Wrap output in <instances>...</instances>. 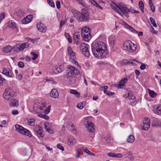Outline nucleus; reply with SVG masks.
Listing matches in <instances>:
<instances>
[{
  "label": "nucleus",
  "instance_id": "obj_56",
  "mask_svg": "<svg viewBox=\"0 0 161 161\" xmlns=\"http://www.w3.org/2000/svg\"><path fill=\"white\" fill-rule=\"evenodd\" d=\"M5 79L1 77V75H0V86L2 85L4 81H5Z\"/></svg>",
  "mask_w": 161,
  "mask_h": 161
},
{
  "label": "nucleus",
  "instance_id": "obj_21",
  "mask_svg": "<svg viewBox=\"0 0 161 161\" xmlns=\"http://www.w3.org/2000/svg\"><path fill=\"white\" fill-rule=\"evenodd\" d=\"M81 36L83 39L86 41H88L91 39V35L90 32L86 33H81Z\"/></svg>",
  "mask_w": 161,
  "mask_h": 161
},
{
  "label": "nucleus",
  "instance_id": "obj_23",
  "mask_svg": "<svg viewBox=\"0 0 161 161\" xmlns=\"http://www.w3.org/2000/svg\"><path fill=\"white\" fill-rule=\"evenodd\" d=\"M118 5H117L114 2H112L110 4V5L112 8L116 12L118 13L119 14H122L121 13V12L119 11V10L117 8V6Z\"/></svg>",
  "mask_w": 161,
  "mask_h": 161
},
{
  "label": "nucleus",
  "instance_id": "obj_39",
  "mask_svg": "<svg viewBox=\"0 0 161 161\" xmlns=\"http://www.w3.org/2000/svg\"><path fill=\"white\" fill-rule=\"evenodd\" d=\"M30 53L31 55L33 56L31 58V59L33 60H35L38 58V55L37 54L34 53L33 52H31Z\"/></svg>",
  "mask_w": 161,
  "mask_h": 161
},
{
  "label": "nucleus",
  "instance_id": "obj_27",
  "mask_svg": "<svg viewBox=\"0 0 161 161\" xmlns=\"http://www.w3.org/2000/svg\"><path fill=\"white\" fill-rule=\"evenodd\" d=\"M33 109L37 112H41L43 111L42 107L40 106H38L36 103L34 104Z\"/></svg>",
  "mask_w": 161,
  "mask_h": 161
},
{
  "label": "nucleus",
  "instance_id": "obj_43",
  "mask_svg": "<svg viewBox=\"0 0 161 161\" xmlns=\"http://www.w3.org/2000/svg\"><path fill=\"white\" fill-rule=\"evenodd\" d=\"M19 44H17L16 45H15L13 48H12L13 50L16 52H18L19 51Z\"/></svg>",
  "mask_w": 161,
  "mask_h": 161
},
{
  "label": "nucleus",
  "instance_id": "obj_45",
  "mask_svg": "<svg viewBox=\"0 0 161 161\" xmlns=\"http://www.w3.org/2000/svg\"><path fill=\"white\" fill-rule=\"evenodd\" d=\"M48 4L52 7L54 8L55 7L54 3L52 0H47Z\"/></svg>",
  "mask_w": 161,
  "mask_h": 161
},
{
  "label": "nucleus",
  "instance_id": "obj_36",
  "mask_svg": "<svg viewBox=\"0 0 161 161\" xmlns=\"http://www.w3.org/2000/svg\"><path fill=\"white\" fill-rule=\"evenodd\" d=\"M35 119H28V124L31 126H34L35 125Z\"/></svg>",
  "mask_w": 161,
  "mask_h": 161
},
{
  "label": "nucleus",
  "instance_id": "obj_55",
  "mask_svg": "<svg viewBox=\"0 0 161 161\" xmlns=\"http://www.w3.org/2000/svg\"><path fill=\"white\" fill-rule=\"evenodd\" d=\"M24 45H23V43L21 44H19V49L20 51H21L23 50V49H24Z\"/></svg>",
  "mask_w": 161,
  "mask_h": 161
},
{
  "label": "nucleus",
  "instance_id": "obj_40",
  "mask_svg": "<svg viewBox=\"0 0 161 161\" xmlns=\"http://www.w3.org/2000/svg\"><path fill=\"white\" fill-rule=\"evenodd\" d=\"M150 20L151 22V23L153 25L154 27H157V25L156 23L155 20L152 17L150 18Z\"/></svg>",
  "mask_w": 161,
  "mask_h": 161
},
{
  "label": "nucleus",
  "instance_id": "obj_50",
  "mask_svg": "<svg viewBox=\"0 0 161 161\" xmlns=\"http://www.w3.org/2000/svg\"><path fill=\"white\" fill-rule=\"evenodd\" d=\"M57 147L62 151H64V148L60 144L57 145Z\"/></svg>",
  "mask_w": 161,
  "mask_h": 161
},
{
  "label": "nucleus",
  "instance_id": "obj_2",
  "mask_svg": "<svg viewBox=\"0 0 161 161\" xmlns=\"http://www.w3.org/2000/svg\"><path fill=\"white\" fill-rule=\"evenodd\" d=\"M67 68L66 75L67 77H71L70 80L72 83H74L76 80L75 75H78L79 73V71L71 65H68Z\"/></svg>",
  "mask_w": 161,
  "mask_h": 161
},
{
  "label": "nucleus",
  "instance_id": "obj_38",
  "mask_svg": "<svg viewBox=\"0 0 161 161\" xmlns=\"http://www.w3.org/2000/svg\"><path fill=\"white\" fill-rule=\"evenodd\" d=\"M8 26L12 28H14L16 27V24L15 23L12 21H9L8 22Z\"/></svg>",
  "mask_w": 161,
  "mask_h": 161
},
{
  "label": "nucleus",
  "instance_id": "obj_58",
  "mask_svg": "<svg viewBox=\"0 0 161 161\" xmlns=\"http://www.w3.org/2000/svg\"><path fill=\"white\" fill-rule=\"evenodd\" d=\"M56 5L58 9H59L60 8V3L59 1H57L56 2Z\"/></svg>",
  "mask_w": 161,
  "mask_h": 161
},
{
  "label": "nucleus",
  "instance_id": "obj_64",
  "mask_svg": "<svg viewBox=\"0 0 161 161\" xmlns=\"http://www.w3.org/2000/svg\"><path fill=\"white\" fill-rule=\"evenodd\" d=\"M90 2L94 6H95L97 3L94 0H90Z\"/></svg>",
  "mask_w": 161,
  "mask_h": 161
},
{
  "label": "nucleus",
  "instance_id": "obj_8",
  "mask_svg": "<svg viewBox=\"0 0 161 161\" xmlns=\"http://www.w3.org/2000/svg\"><path fill=\"white\" fill-rule=\"evenodd\" d=\"M150 120L148 117L144 118L143 120V125L142 129L143 130H147L150 128Z\"/></svg>",
  "mask_w": 161,
  "mask_h": 161
},
{
  "label": "nucleus",
  "instance_id": "obj_60",
  "mask_svg": "<svg viewBox=\"0 0 161 161\" xmlns=\"http://www.w3.org/2000/svg\"><path fill=\"white\" fill-rule=\"evenodd\" d=\"M65 21H60L59 25V28L60 29H61L62 28V26L63 25H65Z\"/></svg>",
  "mask_w": 161,
  "mask_h": 161
},
{
  "label": "nucleus",
  "instance_id": "obj_47",
  "mask_svg": "<svg viewBox=\"0 0 161 161\" xmlns=\"http://www.w3.org/2000/svg\"><path fill=\"white\" fill-rule=\"evenodd\" d=\"M51 106H48L44 111V113L45 114H48L50 111L51 109Z\"/></svg>",
  "mask_w": 161,
  "mask_h": 161
},
{
  "label": "nucleus",
  "instance_id": "obj_4",
  "mask_svg": "<svg viewBox=\"0 0 161 161\" xmlns=\"http://www.w3.org/2000/svg\"><path fill=\"white\" fill-rule=\"evenodd\" d=\"M15 127L16 130L19 133L26 135L30 137L32 136V135L31 132L26 129L18 124H16Z\"/></svg>",
  "mask_w": 161,
  "mask_h": 161
},
{
  "label": "nucleus",
  "instance_id": "obj_32",
  "mask_svg": "<svg viewBox=\"0 0 161 161\" xmlns=\"http://www.w3.org/2000/svg\"><path fill=\"white\" fill-rule=\"evenodd\" d=\"M134 140L135 137L134 136L132 135H129L127 139V142L130 143L133 142Z\"/></svg>",
  "mask_w": 161,
  "mask_h": 161
},
{
  "label": "nucleus",
  "instance_id": "obj_57",
  "mask_svg": "<svg viewBox=\"0 0 161 161\" xmlns=\"http://www.w3.org/2000/svg\"><path fill=\"white\" fill-rule=\"evenodd\" d=\"M150 31L151 32L153 33V34H157V33L154 30V28L153 27V26H151V28L150 29Z\"/></svg>",
  "mask_w": 161,
  "mask_h": 161
},
{
  "label": "nucleus",
  "instance_id": "obj_62",
  "mask_svg": "<svg viewBox=\"0 0 161 161\" xmlns=\"http://www.w3.org/2000/svg\"><path fill=\"white\" fill-rule=\"evenodd\" d=\"M114 153H108V156L110 157L114 158Z\"/></svg>",
  "mask_w": 161,
  "mask_h": 161
},
{
  "label": "nucleus",
  "instance_id": "obj_41",
  "mask_svg": "<svg viewBox=\"0 0 161 161\" xmlns=\"http://www.w3.org/2000/svg\"><path fill=\"white\" fill-rule=\"evenodd\" d=\"M38 116L47 120L49 119V116L45 114H38Z\"/></svg>",
  "mask_w": 161,
  "mask_h": 161
},
{
  "label": "nucleus",
  "instance_id": "obj_6",
  "mask_svg": "<svg viewBox=\"0 0 161 161\" xmlns=\"http://www.w3.org/2000/svg\"><path fill=\"white\" fill-rule=\"evenodd\" d=\"M117 7L121 11V13L122 14H119L121 16H123L124 14L126 17H129L128 13L130 12V10L127 7L124 6L122 3H119L117 6Z\"/></svg>",
  "mask_w": 161,
  "mask_h": 161
},
{
  "label": "nucleus",
  "instance_id": "obj_14",
  "mask_svg": "<svg viewBox=\"0 0 161 161\" xmlns=\"http://www.w3.org/2000/svg\"><path fill=\"white\" fill-rule=\"evenodd\" d=\"M154 113L161 116V105H156L153 107Z\"/></svg>",
  "mask_w": 161,
  "mask_h": 161
},
{
  "label": "nucleus",
  "instance_id": "obj_34",
  "mask_svg": "<svg viewBox=\"0 0 161 161\" xmlns=\"http://www.w3.org/2000/svg\"><path fill=\"white\" fill-rule=\"evenodd\" d=\"M70 92L71 94L75 95L77 97H80V94L75 90L71 89L70 90Z\"/></svg>",
  "mask_w": 161,
  "mask_h": 161
},
{
  "label": "nucleus",
  "instance_id": "obj_12",
  "mask_svg": "<svg viewBox=\"0 0 161 161\" xmlns=\"http://www.w3.org/2000/svg\"><path fill=\"white\" fill-rule=\"evenodd\" d=\"M87 123L86 124H85V125L87 128L89 132L92 133H93L95 131L93 124L88 121H87Z\"/></svg>",
  "mask_w": 161,
  "mask_h": 161
},
{
  "label": "nucleus",
  "instance_id": "obj_52",
  "mask_svg": "<svg viewBox=\"0 0 161 161\" xmlns=\"http://www.w3.org/2000/svg\"><path fill=\"white\" fill-rule=\"evenodd\" d=\"M114 158H121L122 157V155L121 153H114Z\"/></svg>",
  "mask_w": 161,
  "mask_h": 161
},
{
  "label": "nucleus",
  "instance_id": "obj_53",
  "mask_svg": "<svg viewBox=\"0 0 161 161\" xmlns=\"http://www.w3.org/2000/svg\"><path fill=\"white\" fill-rule=\"evenodd\" d=\"M82 149L84 152H86V153H87L89 155L90 152V151H89L88 149H87L86 147H83V148H82Z\"/></svg>",
  "mask_w": 161,
  "mask_h": 161
},
{
  "label": "nucleus",
  "instance_id": "obj_37",
  "mask_svg": "<svg viewBox=\"0 0 161 161\" xmlns=\"http://www.w3.org/2000/svg\"><path fill=\"white\" fill-rule=\"evenodd\" d=\"M64 35H65V36L66 37V38H67V39H68V40L69 41V42L70 43H71L72 42V39L71 37L70 36L69 34L68 33L65 32L64 33Z\"/></svg>",
  "mask_w": 161,
  "mask_h": 161
},
{
  "label": "nucleus",
  "instance_id": "obj_5",
  "mask_svg": "<svg viewBox=\"0 0 161 161\" xmlns=\"http://www.w3.org/2000/svg\"><path fill=\"white\" fill-rule=\"evenodd\" d=\"M16 92L12 89L8 88L6 89L3 94V97L6 100H8L11 97H15Z\"/></svg>",
  "mask_w": 161,
  "mask_h": 161
},
{
  "label": "nucleus",
  "instance_id": "obj_63",
  "mask_svg": "<svg viewBox=\"0 0 161 161\" xmlns=\"http://www.w3.org/2000/svg\"><path fill=\"white\" fill-rule=\"evenodd\" d=\"M140 68L142 70H144L146 69L145 65L144 64H142L140 66Z\"/></svg>",
  "mask_w": 161,
  "mask_h": 161
},
{
  "label": "nucleus",
  "instance_id": "obj_15",
  "mask_svg": "<svg viewBox=\"0 0 161 161\" xmlns=\"http://www.w3.org/2000/svg\"><path fill=\"white\" fill-rule=\"evenodd\" d=\"M32 16L30 14L22 19V22L23 24H26L30 23L31 20Z\"/></svg>",
  "mask_w": 161,
  "mask_h": 161
},
{
  "label": "nucleus",
  "instance_id": "obj_18",
  "mask_svg": "<svg viewBox=\"0 0 161 161\" xmlns=\"http://www.w3.org/2000/svg\"><path fill=\"white\" fill-rule=\"evenodd\" d=\"M124 96L126 98H128L130 99L134 100L135 97L132 92L127 91L126 92V94L124 95Z\"/></svg>",
  "mask_w": 161,
  "mask_h": 161
},
{
  "label": "nucleus",
  "instance_id": "obj_13",
  "mask_svg": "<svg viewBox=\"0 0 161 161\" xmlns=\"http://www.w3.org/2000/svg\"><path fill=\"white\" fill-rule=\"evenodd\" d=\"M36 26L38 30L40 32H45L47 31V28L44 25L41 23H38Z\"/></svg>",
  "mask_w": 161,
  "mask_h": 161
},
{
  "label": "nucleus",
  "instance_id": "obj_48",
  "mask_svg": "<svg viewBox=\"0 0 161 161\" xmlns=\"http://www.w3.org/2000/svg\"><path fill=\"white\" fill-rule=\"evenodd\" d=\"M18 66L21 68H23L24 67V64L23 62L19 61L18 63Z\"/></svg>",
  "mask_w": 161,
  "mask_h": 161
},
{
  "label": "nucleus",
  "instance_id": "obj_24",
  "mask_svg": "<svg viewBox=\"0 0 161 161\" xmlns=\"http://www.w3.org/2000/svg\"><path fill=\"white\" fill-rule=\"evenodd\" d=\"M115 40V37L114 36H110L109 38V42L110 44V46L111 48H113Z\"/></svg>",
  "mask_w": 161,
  "mask_h": 161
},
{
  "label": "nucleus",
  "instance_id": "obj_10",
  "mask_svg": "<svg viewBox=\"0 0 161 161\" xmlns=\"http://www.w3.org/2000/svg\"><path fill=\"white\" fill-rule=\"evenodd\" d=\"M64 67L63 65H58L54 66L52 68L53 72L57 74L61 73L64 69Z\"/></svg>",
  "mask_w": 161,
  "mask_h": 161
},
{
  "label": "nucleus",
  "instance_id": "obj_49",
  "mask_svg": "<svg viewBox=\"0 0 161 161\" xmlns=\"http://www.w3.org/2000/svg\"><path fill=\"white\" fill-rule=\"evenodd\" d=\"M108 88V86H101L100 89L99 90L101 91H104V92Z\"/></svg>",
  "mask_w": 161,
  "mask_h": 161
},
{
  "label": "nucleus",
  "instance_id": "obj_51",
  "mask_svg": "<svg viewBox=\"0 0 161 161\" xmlns=\"http://www.w3.org/2000/svg\"><path fill=\"white\" fill-rule=\"evenodd\" d=\"M5 16V13H2L0 14V23L2 20L3 19Z\"/></svg>",
  "mask_w": 161,
  "mask_h": 161
},
{
  "label": "nucleus",
  "instance_id": "obj_44",
  "mask_svg": "<svg viewBox=\"0 0 161 161\" xmlns=\"http://www.w3.org/2000/svg\"><path fill=\"white\" fill-rule=\"evenodd\" d=\"M78 2L80 4L85 8L87 7V5L86 4L83 0H80Z\"/></svg>",
  "mask_w": 161,
  "mask_h": 161
},
{
  "label": "nucleus",
  "instance_id": "obj_28",
  "mask_svg": "<svg viewBox=\"0 0 161 161\" xmlns=\"http://www.w3.org/2000/svg\"><path fill=\"white\" fill-rule=\"evenodd\" d=\"M12 49V47L10 46H7L4 47L3 51L5 53H10Z\"/></svg>",
  "mask_w": 161,
  "mask_h": 161
},
{
  "label": "nucleus",
  "instance_id": "obj_54",
  "mask_svg": "<svg viewBox=\"0 0 161 161\" xmlns=\"http://www.w3.org/2000/svg\"><path fill=\"white\" fill-rule=\"evenodd\" d=\"M149 5L150 8L151 10L153 12H154L155 11V8L153 4H150Z\"/></svg>",
  "mask_w": 161,
  "mask_h": 161
},
{
  "label": "nucleus",
  "instance_id": "obj_59",
  "mask_svg": "<svg viewBox=\"0 0 161 161\" xmlns=\"http://www.w3.org/2000/svg\"><path fill=\"white\" fill-rule=\"evenodd\" d=\"M46 131L50 134H53L54 132V131L52 129L50 128L47 129Z\"/></svg>",
  "mask_w": 161,
  "mask_h": 161
},
{
  "label": "nucleus",
  "instance_id": "obj_33",
  "mask_svg": "<svg viewBox=\"0 0 161 161\" xmlns=\"http://www.w3.org/2000/svg\"><path fill=\"white\" fill-rule=\"evenodd\" d=\"M136 45L133 43V45H131V46H130V47H130L129 48V49L128 50V51L129 52H133L136 50Z\"/></svg>",
  "mask_w": 161,
  "mask_h": 161
},
{
  "label": "nucleus",
  "instance_id": "obj_61",
  "mask_svg": "<svg viewBox=\"0 0 161 161\" xmlns=\"http://www.w3.org/2000/svg\"><path fill=\"white\" fill-rule=\"evenodd\" d=\"M77 107L79 109H82L84 107L81 104V103H79L77 104Z\"/></svg>",
  "mask_w": 161,
  "mask_h": 161
},
{
  "label": "nucleus",
  "instance_id": "obj_11",
  "mask_svg": "<svg viewBox=\"0 0 161 161\" xmlns=\"http://www.w3.org/2000/svg\"><path fill=\"white\" fill-rule=\"evenodd\" d=\"M128 79L127 78H125L120 80L118 84H115L114 86L118 87L119 88H122L125 84L127 82Z\"/></svg>",
  "mask_w": 161,
  "mask_h": 161
},
{
  "label": "nucleus",
  "instance_id": "obj_30",
  "mask_svg": "<svg viewBox=\"0 0 161 161\" xmlns=\"http://www.w3.org/2000/svg\"><path fill=\"white\" fill-rule=\"evenodd\" d=\"M68 144L69 145H73L76 143V140L75 138H71L69 139L67 142Z\"/></svg>",
  "mask_w": 161,
  "mask_h": 161
},
{
  "label": "nucleus",
  "instance_id": "obj_25",
  "mask_svg": "<svg viewBox=\"0 0 161 161\" xmlns=\"http://www.w3.org/2000/svg\"><path fill=\"white\" fill-rule=\"evenodd\" d=\"M80 37V34L79 32H76L74 33L73 38L75 41L76 43H77L78 42Z\"/></svg>",
  "mask_w": 161,
  "mask_h": 161
},
{
  "label": "nucleus",
  "instance_id": "obj_7",
  "mask_svg": "<svg viewBox=\"0 0 161 161\" xmlns=\"http://www.w3.org/2000/svg\"><path fill=\"white\" fill-rule=\"evenodd\" d=\"M89 46L85 43H82L80 47V49L82 53L86 57H89L90 53L88 50Z\"/></svg>",
  "mask_w": 161,
  "mask_h": 161
},
{
  "label": "nucleus",
  "instance_id": "obj_26",
  "mask_svg": "<svg viewBox=\"0 0 161 161\" xmlns=\"http://www.w3.org/2000/svg\"><path fill=\"white\" fill-rule=\"evenodd\" d=\"M71 12L73 15L74 17H75L76 19L78 20V18L80 17L81 12L75 10H72Z\"/></svg>",
  "mask_w": 161,
  "mask_h": 161
},
{
  "label": "nucleus",
  "instance_id": "obj_1",
  "mask_svg": "<svg viewBox=\"0 0 161 161\" xmlns=\"http://www.w3.org/2000/svg\"><path fill=\"white\" fill-rule=\"evenodd\" d=\"M91 48L92 53L96 58H103L107 55L106 45L103 42H93Z\"/></svg>",
  "mask_w": 161,
  "mask_h": 161
},
{
  "label": "nucleus",
  "instance_id": "obj_9",
  "mask_svg": "<svg viewBox=\"0 0 161 161\" xmlns=\"http://www.w3.org/2000/svg\"><path fill=\"white\" fill-rule=\"evenodd\" d=\"M42 128L39 125L36 126L34 129L35 134L38 138L43 137L44 136V134L42 131Z\"/></svg>",
  "mask_w": 161,
  "mask_h": 161
},
{
  "label": "nucleus",
  "instance_id": "obj_46",
  "mask_svg": "<svg viewBox=\"0 0 161 161\" xmlns=\"http://www.w3.org/2000/svg\"><path fill=\"white\" fill-rule=\"evenodd\" d=\"M138 4L140 8H144V3L142 1H139L138 3Z\"/></svg>",
  "mask_w": 161,
  "mask_h": 161
},
{
  "label": "nucleus",
  "instance_id": "obj_22",
  "mask_svg": "<svg viewBox=\"0 0 161 161\" xmlns=\"http://www.w3.org/2000/svg\"><path fill=\"white\" fill-rule=\"evenodd\" d=\"M2 73L9 77H12V74L11 72L6 68L3 69Z\"/></svg>",
  "mask_w": 161,
  "mask_h": 161
},
{
  "label": "nucleus",
  "instance_id": "obj_20",
  "mask_svg": "<svg viewBox=\"0 0 161 161\" xmlns=\"http://www.w3.org/2000/svg\"><path fill=\"white\" fill-rule=\"evenodd\" d=\"M131 45H133V43L130 40L126 41H125L123 44V47L125 48V49L127 50V51L129 49V47L131 46Z\"/></svg>",
  "mask_w": 161,
  "mask_h": 161
},
{
  "label": "nucleus",
  "instance_id": "obj_31",
  "mask_svg": "<svg viewBox=\"0 0 161 161\" xmlns=\"http://www.w3.org/2000/svg\"><path fill=\"white\" fill-rule=\"evenodd\" d=\"M68 54L71 56H74L75 55V53L74 52L72 48L70 47H68Z\"/></svg>",
  "mask_w": 161,
  "mask_h": 161
},
{
  "label": "nucleus",
  "instance_id": "obj_3",
  "mask_svg": "<svg viewBox=\"0 0 161 161\" xmlns=\"http://www.w3.org/2000/svg\"><path fill=\"white\" fill-rule=\"evenodd\" d=\"M90 19V16L88 11L85 9L81 10L80 17L78 18V20L80 21L88 22Z\"/></svg>",
  "mask_w": 161,
  "mask_h": 161
},
{
  "label": "nucleus",
  "instance_id": "obj_17",
  "mask_svg": "<svg viewBox=\"0 0 161 161\" xmlns=\"http://www.w3.org/2000/svg\"><path fill=\"white\" fill-rule=\"evenodd\" d=\"M123 24L125 27L128 29L130 31L136 34H137L138 32L133 29L132 27L129 25L127 24L124 22H123Z\"/></svg>",
  "mask_w": 161,
  "mask_h": 161
},
{
  "label": "nucleus",
  "instance_id": "obj_29",
  "mask_svg": "<svg viewBox=\"0 0 161 161\" xmlns=\"http://www.w3.org/2000/svg\"><path fill=\"white\" fill-rule=\"evenodd\" d=\"M91 30L90 28L87 26L83 27L81 30V33H87V32L90 33Z\"/></svg>",
  "mask_w": 161,
  "mask_h": 161
},
{
  "label": "nucleus",
  "instance_id": "obj_42",
  "mask_svg": "<svg viewBox=\"0 0 161 161\" xmlns=\"http://www.w3.org/2000/svg\"><path fill=\"white\" fill-rule=\"evenodd\" d=\"M122 65H127L128 64L130 63V61L126 59H123L120 63Z\"/></svg>",
  "mask_w": 161,
  "mask_h": 161
},
{
  "label": "nucleus",
  "instance_id": "obj_35",
  "mask_svg": "<svg viewBox=\"0 0 161 161\" xmlns=\"http://www.w3.org/2000/svg\"><path fill=\"white\" fill-rule=\"evenodd\" d=\"M149 94L152 97H154L157 96V94L153 90H148Z\"/></svg>",
  "mask_w": 161,
  "mask_h": 161
},
{
  "label": "nucleus",
  "instance_id": "obj_19",
  "mask_svg": "<svg viewBox=\"0 0 161 161\" xmlns=\"http://www.w3.org/2000/svg\"><path fill=\"white\" fill-rule=\"evenodd\" d=\"M9 105L10 107H18L19 105L18 101L14 99H11L9 101Z\"/></svg>",
  "mask_w": 161,
  "mask_h": 161
},
{
  "label": "nucleus",
  "instance_id": "obj_16",
  "mask_svg": "<svg viewBox=\"0 0 161 161\" xmlns=\"http://www.w3.org/2000/svg\"><path fill=\"white\" fill-rule=\"evenodd\" d=\"M50 96L53 98H56L58 97V92L56 89H53L51 91Z\"/></svg>",
  "mask_w": 161,
  "mask_h": 161
}]
</instances>
